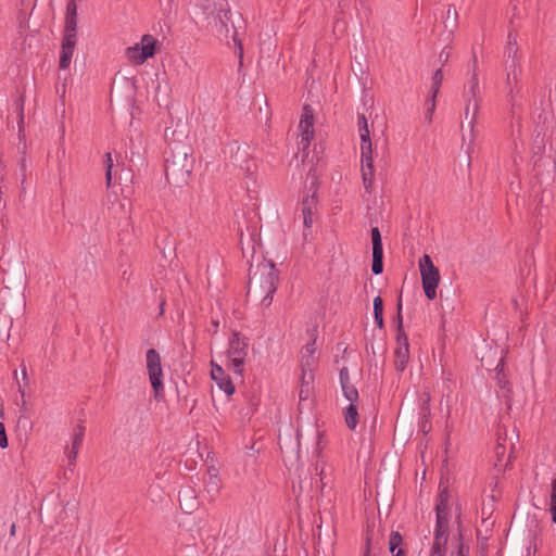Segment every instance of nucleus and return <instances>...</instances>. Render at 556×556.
<instances>
[{
	"instance_id": "nucleus-36",
	"label": "nucleus",
	"mask_w": 556,
	"mask_h": 556,
	"mask_svg": "<svg viewBox=\"0 0 556 556\" xmlns=\"http://www.w3.org/2000/svg\"><path fill=\"white\" fill-rule=\"evenodd\" d=\"M229 14H230L229 10H219L218 15H217V17H218V20L220 22L222 27L225 28L226 34L229 30L228 26H227V23H226L229 20Z\"/></svg>"
},
{
	"instance_id": "nucleus-13",
	"label": "nucleus",
	"mask_w": 556,
	"mask_h": 556,
	"mask_svg": "<svg viewBox=\"0 0 556 556\" xmlns=\"http://www.w3.org/2000/svg\"><path fill=\"white\" fill-rule=\"evenodd\" d=\"M211 377L216 382L218 388L223 390L227 395L235 393V386L230 377L225 372L222 366L212 362Z\"/></svg>"
},
{
	"instance_id": "nucleus-5",
	"label": "nucleus",
	"mask_w": 556,
	"mask_h": 556,
	"mask_svg": "<svg viewBox=\"0 0 556 556\" xmlns=\"http://www.w3.org/2000/svg\"><path fill=\"white\" fill-rule=\"evenodd\" d=\"M518 51L519 48L517 46L516 37L511 34H508V42L505 49L506 63H507V84L510 87L508 90V96L511 101H515L516 96L520 92V90H514L513 86H517L518 77L521 74V67L518 62Z\"/></svg>"
},
{
	"instance_id": "nucleus-27",
	"label": "nucleus",
	"mask_w": 556,
	"mask_h": 556,
	"mask_svg": "<svg viewBox=\"0 0 556 556\" xmlns=\"http://www.w3.org/2000/svg\"><path fill=\"white\" fill-rule=\"evenodd\" d=\"M446 543L447 540H443L441 536L434 538L430 556H445Z\"/></svg>"
},
{
	"instance_id": "nucleus-38",
	"label": "nucleus",
	"mask_w": 556,
	"mask_h": 556,
	"mask_svg": "<svg viewBox=\"0 0 556 556\" xmlns=\"http://www.w3.org/2000/svg\"><path fill=\"white\" fill-rule=\"evenodd\" d=\"M77 0H68L65 16L77 17Z\"/></svg>"
},
{
	"instance_id": "nucleus-8",
	"label": "nucleus",
	"mask_w": 556,
	"mask_h": 556,
	"mask_svg": "<svg viewBox=\"0 0 556 556\" xmlns=\"http://www.w3.org/2000/svg\"><path fill=\"white\" fill-rule=\"evenodd\" d=\"M156 40L151 35H143L141 46L135 45L126 49L127 58L135 64H142L155 54Z\"/></svg>"
},
{
	"instance_id": "nucleus-30",
	"label": "nucleus",
	"mask_w": 556,
	"mask_h": 556,
	"mask_svg": "<svg viewBox=\"0 0 556 556\" xmlns=\"http://www.w3.org/2000/svg\"><path fill=\"white\" fill-rule=\"evenodd\" d=\"M104 167H105V182L106 187H111L112 185V168H113V160L112 154L110 152L104 155Z\"/></svg>"
},
{
	"instance_id": "nucleus-28",
	"label": "nucleus",
	"mask_w": 556,
	"mask_h": 556,
	"mask_svg": "<svg viewBox=\"0 0 556 556\" xmlns=\"http://www.w3.org/2000/svg\"><path fill=\"white\" fill-rule=\"evenodd\" d=\"M84 435H85V427L83 425H77L74 429L73 439H72V447H74V450L80 448V446L83 444Z\"/></svg>"
},
{
	"instance_id": "nucleus-12",
	"label": "nucleus",
	"mask_w": 556,
	"mask_h": 556,
	"mask_svg": "<svg viewBox=\"0 0 556 556\" xmlns=\"http://www.w3.org/2000/svg\"><path fill=\"white\" fill-rule=\"evenodd\" d=\"M396 349L394 351V367L397 371L405 370L409 362V343L407 334L396 336Z\"/></svg>"
},
{
	"instance_id": "nucleus-48",
	"label": "nucleus",
	"mask_w": 556,
	"mask_h": 556,
	"mask_svg": "<svg viewBox=\"0 0 556 556\" xmlns=\"http://www.w3.org/2000/svg\"><path fill=\"white\" fill-rule=\"evenodd\" d=\"M22 376L23 380H27V369L25 366H22Z\"/></svg>"
},
{
	"instance_id": "nucleus-24",
	"label": "nucleus",
	"mask_w": 556,
	"mask_h": 556,
	"mask_svg": "<svg viewBox=\"0 0 556 556\" xmlns=\"http://www.w3.org/2000/svg\"><path fill=\"white\" fill-rule=\"evenodd\" d=\"M316 352V339L308 342L302 352V366L311 367L314 363V354Z\"/></svg>"
},
{
	"instance_id": "nucleus-19",
	"label": "nucleus",
	"mask_w": 556,
	"mask_h": 556,
	"mask_svg": "<svg viewBox=\"0 0 556 556\" xmlns=\"http://www.w3.org/2000/svg\"><path fill=\"white\" fill-rule=\"evenodd\" d=\"M362 179L364 188L370 192L374 186V165L372 161L362 160Z\"/></svg>"
},
{
	"instance_id": "nucleus-49",
	"label": "nucleus",
	"mask_w": 556,
	"mask_h": 556,
	"mask_svg": "<svg viewBox=\"0 0 556 556\" xmlns=\"http://www.w3.org/2000/svg\"><path fill=\"white\" fill-rule=\"evenodd\" d=\"M18 392L21 393L22 402H23V406H24V405H25V400H24V397H25V391L20 387Z\"/></svg>"
},
{
	"instance_id": "nucleus-35",
	"label": "nucleus",
	"mask_w": 556,
	"mask_h": 556,
	"mask_svg": "<svg viewBox=\"0 0 556 556\" xmlns=\"http://www.w3.org/2000/svg\"><path fill=\"white\" fill-rule=\"evenodd\" d=\"M357 126H358V132L369 131L368 122H367L365 114H363V113L357 114Z\"/></svg>"
},
{
	"instance_id": "nucleus-52",
	"label": "nucleus",
	"mask_w": 556,
	"mask_h": 556,
	"mask_svg": "<svg viewBox=\"0 0 556 556\" xmlns=\"http://www.w3.org/2000/svg\"><path fill=\"white\" fill-rule=\"evenodd\" d=\"M440 58H441V59H442V58H444V61H447V59H448V52L444 54V52L442 51V52L440 53Z\"/></svg>"
},
{
	"instance_id": "nucleus-29",
	"label": "nucleus",
	"mask_w": 556,
	"mask_h": 556,
	"mask_svg": "<svg viewBox=\"0 0 556 556\" xmlns=\"http://www.w3.org/2000/svg\"><path fill=\"white\" fill-rule=\"evenodd\" d=\"M344 397L350 403H356L358 401V391L353 383L341 387Z\"/></svg>"
},
{
	"instance_id": "nucleus-47",
	"label": "nucleus",
	"mask_w": 556,
	"mask_h": 556,
	"mask_svg": "<svg viewBox=\"0 0 556 556\" xmlns=\"http://www.w3.org/2000/svg\"><path fill=\"white\" fill-rule=\"evenodd\" d=\"M497 380H498L497 382H498L500 388H502V389L505 388V384L507 383V381L504 379V377H498Z\"/></svg>"
},
{
	"instance_id": "nucleus-23",
	"label": "nucleus",
	"mask_w": 556,
	"mask_h": 556,
	"mask_svg": "<svg viewBox=\"0 0 556 556\" xmlns=\"http://www.w3.org/2000/svg\"><path fill=\"white\" fill-rule=\"evenodd\" d=\"M358 412L355 403H350V405L344 410V420L346 424V427L350 430H355L357 424H358Z\"/></svg>"
},
{
	"instance_id": "nucleus-18",
	"label": "nucleus",
	"mask_w": 556,
	"mask_h": 556,
	"mask_svg": "<svg viewBox=\"0 0 556 556\" xmlns=\"http://www.w3.org/2000/svg\"><path fill=\"white\" fill-rule=\"evenodd\" d=\"M316 205L314 197H305L302 201L303 224L306 228L313 225V211Z\"/></svg>"
},
{
	"instance_id": "nucleus-54",
	"label": "nucleus",
	"mask_w": 556,
	"mask_h": 556,
	"mask_svg": "<svg viewBox=\"0 0 556 556\" xmlns=\"http://www.w3.org/2000/svg\"><path fill=\"white\" fill-rule=\"evenodd\" d=\"M365 556H370V554H369V540H367V548H366Z\"/></svg>"
},
{
	"instance_id": "nucleus-45",
	"label": "nucleus",
	"mask_w": 556,
	"mask_h": 556,
	"mask_svg": "<svg viewBox=\"0 0 556 556\" xmlns=\"http://www.w3.org/2000/svg\"><path fill=\"white\" fill-rule=\"evenodd\" d=\"M468 552V548H466L463 543H459L457 556H467Z\"/></svg>"
},
{
	"instance_id": "nucleus-21",
	"label": "nucleus",
	"mask_w": 556,
	"mask_h": 556,
	"mask_svg": "<svg viewBox=\"0 0 556 556\" xmlns=\"http://www.w3.org/2000/svg\"><path fill=\"white\" fill-rule=\"evenodd\" d=\"M403 538L397 531H392L389 539V549L392 556H406L404 549L400 548Z\"/></svg>"
},
{
	"instance_id": "nucleus-17",
	"label": "nucleus",
	"mask_w": 556,
	"mask_h": 556,
	"mask_svg": "<svg viewBox=\"0 0 556 556\" xmlns=\"http://www.w3.org/2000/svg\"><path fill=\"white\" fill-rule=\"evenodd\" d=\"M442 80H443V73H442V70L439 68L434 72V74L432 76V84H431V88H430L431 99H430V106L428 109L429 121H431V115L435 109V98L439 93L440 87L442 85Z\"/></svg>"
},
{
	"instance_id": "nucleus-39",
	"label": "nucleus",
	"mask_w": 556,
	"mask_h": 556,
	"mask_svg": "<svg viewBox=\"0 0 556 556\" xmlns=\"http://www.w3.org/2000/svg\"><path fill=\"white\" fill-rule=\"evenodd\" d=\"M339 379H340V384L341 387L345 386V384H350L352 383L351 382V379H350V372H349V369L348 367H342L340 369V372H339Z\"/></svg>"
},
{
	"instance_id": "nucleus-11",
	"label": "nucleus",
	"mask_w": 556,
	"mask_h": 556,
	"mask_svg": "<svg viewBox=\"0 0 556 556\" xmlns=\"http://www.w3.org/2000/svg\"><path fill=\"white\" fill-rule=\"evenodd\" d=\"M372 241V265L371 270L375 275H380L383 271V247L381 233L378 227L371 228Z\"/></svg>"
},
{
	"instance_id": "nucleus-42",
	"label": "nucleus",
	"mask_w": 556,
	"mask_h": 556,
	"mask_svg": "<svg viewBox=\"0 0 556 556\" xmlns=\"http://www.w3.org/2000/svg\"><path fill=\"white\" fill-rule=\"evenodd\" d=\"M78 451L79 450H74V447H72V446H71L70 450H67L66 456H67V459L70 462V465H74L75 464V460H76L77 455H78Z\"/></svg>"
},
{
	"instance_id": "nucleus-3",
	"label": "nucleus",
	"mask_w": 556,
	"mask_h": 556,
	"mask_svg": "<svg viewBox=\"0 0 556 556\" xmlns=\"http://www.w3.org/2000/svg\"><path fill=\"white\" fill-rule=\"evenodd\" d=\"M464 98L466 101L465 118H469V125L472 128L477 119L481 102L478 79V60L476 54L472 55L471 76L470 79L468 80L467 89L464 92Z\"/></svg>"
},
{
	"instance_id": "nucleus-50",
	"label": "nucleus",
	"mask_w": 556,
	"mask_h": 556,
	"mask_svg": "<svg viewBox=\"0 0 556 556\" xmlns=\"http://www.w3.org/2000/svg\"><path fill=\"white\" fill-rule=\"evenodd\" d=\"M233 40L236 43H238L239 48H240V56L242 55V48H241V41L240 40H237L236 36L233 37Z\"/></svg>"
},
{
	"instance_id": "nucleus-2",
	"label": "nucleus",
	"mask_w": 556,
	"mask_h": 556,
	"mask_svg": "<svg viewBox=\"0 0 556 556\" xmlns=\"http://www.w3.org/2000/svg\"><path fill=\"white\" fill-rule=\"evenodd\" d=\"M279 282V271L273 261H264L257 265L256 270L250 275L248 282V298L260 300L265 308L273 303L274 293Z\"/></svg>"
},
{
	"instance_id": "nucleus-53",
	"label": "nucleus",
	"mask_w": 556,
	"mask_h": 556,
	"mask_svg": "<svg viewBox=\"0 0 556 556\" xmlns=\"http://www.w3.org/2000/svg\"><path fill=\"white\" fill-rule=\"evenodd\" d=\"M440 58H441V59H442V58H444V61H447V59H448V52L444 54V52L442 51V52L440 53Z\"/></svg>"
},
{
	"instance_id": "nucleus-44",
	"label": "nucleus",
	"mask_w": 556,
	"mask_h": 556,
	"mask_svg": "<svg viewBox=\"0 0 556 556\" xmlns=\"http://www.w3.org/2000/svg\"><path fill=\"white\" fill-rule=\"evenodd\" d=\"M549 511L552 514V520L554 523H556V502H551L549 503Z\"/></svg>"
},
{
	"instance_id": "nucleus-1",
	"label": "nucleus",
	"mask_w": 556,
	"mask_h": 556,
	"mask_svg": "<svg viewBox=\"0 0 556 556\" xmlns=\"http://www.w3.org/2000/svg\"><path fill=\"white\" fill-rule=\"evenodd\" d=\"M194 160L190 144L174 141L165 151V176L175 187H182L188 182L193 168Z\"/></svg>"
},
{
	"instance_id": "nucleus-32",
	"label": "nucleus",
	"mask_w": 556,
	"mask_h": 556,
	"mask_svg": "<svg viewBox=\"0 0 556 556\" xmlns=\"http://www.w3.org/2000/svg\"><path fill=\"white\" fill-rule=\"evenodd\" d=\"M539 125H542L543 128L548 127L553 122V114L548 111H543L539 114Z\"/></svg>"
},
{
	"instance_id": "nucleus-9",
	"label": "nucleus",
	"mask_w": 556,
	"mask_h": 556,
	"mask_svg": "<svg viewBox=\"0 0 556 556\" xmlns=\"http://www.w3.org/2000/svg\"><path fill=\"white\" fill-rule=\"evenodd\" d=\"M437 522L434 530V538L441 536L447 540V525H448V494L446 490L440 492L435 505Z\"/></svg>"
},
{
	"instance_id": "nucleus-55",
	"label": "nucleus",
	"mask_w": 556,
	"mask_h": 556,
	"mask_svg": "<svg viewBox=\"0 0 556 556\" xmlns=\"http://www.w3.org/2000/svg\"><path fill=\"white\" fill-rule=\"evenodd\" d=\"M164 303H161V313L163 312Z\"/></svg>"
},
{
	"instance_id": "nucleus-37",
	"label": "nucleus",
	"mask_w": 556,
	"mask_h": 556,
	"mask_svg": "<svg viewBox=\"0 0 556 556\" xmlns=\"http://www.w3.org/2000/svg\"><path fill=\"white\" fill-rule=\"evenodd\" d=\"M316 470L318 471L317 475L319 476V480H320V490L323 491L324 488L327 485V481H326L327 475H326L325 464H323L320 468H319V465L317 464Z\"/></svg>"
},
{
	"instance_id": "nucleus-15",
	"label": "nucleus",
	"mask_w": 556,
	"mask_h": 556,
	"mask_svg": "<svg viewBox=\"0 0 556 556\" xmlns=\"http://www.w3.org/2000/svg\"><path fill=\"white\" fill-rule=\"evenodd\" d=\"M220 490V478L217 470L211 467L204 478V491L208 495L210 501H215Z\"/></svg>"
},
{
	"instance_id": "nucleus-6",
	"label": "nucleus",
	"mask_w": 556,
	"mask_h": 556,
	"mask_svg": "<svg viewBox=\"0 0 556 556\" xmlns=\"http://www.w3.org/2000/svg\"><path fill=\"white\" fill-rule=\"evenodd\" d=\"M146 362L154 397L160 400L164 395L163 369L160 353L155 349L148 350L146 354Z\"/></svg>"
},
{
	"instance_id": "nucleus-7",
	"label": "nucleus",
	"mask_w": 556,
	"mask_h": 556,
	"mask_svg": "<svg viewBox=\"0 0 556 556\" xmlns=\"http://www.w3.org/2000/svg\"><path fill=\"white\" fill-rule=\"evenodd\" d=\"M419 270L421 275L425 295L429 300L435 299L437 288L440 281V273L438 267L434 266L431 257L428 254H425L420 258Z\"/></svg>"
},
{
	"instance_id": "nucleus-25",
	"label": "nucleus",
	"mask_w": 556,
	"mask_h": 556,
	"mask_svg": "<svg viewBox=\"0 0 556 556\" xmlns=\"http://www.w3.org/2000/svg\"><path fill=\"white\" fill-rule=\"evenodd\" d=\"M374 317L377 327L382 329L384 327L383 301L379 295L374 299Z\"/></svg>"
},
{
	"instance_id": "nucleus-10",
	"label": "nucleus",
	"mask_w": 556,
	"mask_h": 556,
	"mask_svg": "<svg viewBox=\"0 0 556 556\" xmlns=\"http://www.w3.org/2000/svg\"><path fill=\"white\" fill-rule=\"evenodd\" d=\"M299 128L301 129V135L298 144L299 148L304 151L309 147L311 141L314 138V112L308 105L303 108Z\"/></svg>"
},
{
	"instance_id": "nucleus-26",
	"label": "nucleus",
	"mask_w": 556,
	"mask_h": 556,
	"mask_svg": "<svg viewBox=\"0 0 556 556\" xmlns=\"http://www.w3.org/2000/svg\"><path fill=\"white\" fill-rule=\"evenodd\" d=\"M444 26L451 33H453L458 26V13L455 8L448 7L444 20Z\"/></svg>"
},
{
	"instance_id": "nucleus-51",
	"label": "nucleus",
	"mask_w": 556,
	"mask_h": 556,
	"mask_svg": "<svg viewBox=\"0 0 556 556\" xmlns=\"http://www.w3.org/2000/svg\"><path fill=\"white\" fill-rule=\"evenodd\" d=\"M15 530H16V526H15V523H12L11 529H10V534L14 535L15 534Z\"/></svg>"
},
{
	"instance_id": "nucleus-31",
	"label": "nucleus",
	"mask_w": 556,
	"mask_h": 556,
	"mask_svg": "<svg viewBox=\"0 0 556 556\" xmlns=\"http://www.w3.org/2000/svg\"><path fill=\"white\" fill-rule=\"evenodd\" d=\"M396 336L406 334L403 328V316H402V299L399 298L396 304Z\"/></svg>"
},
{
	"instance_id": "nucleus-20",
	"label": "nucleus",
	"mask_w": 556,
	"mask_h": 556,
	"mask_svg": "<svg viewBox=\"0 0 556 556\" xmlns=\"http://www.w3.org/2000/svg\"><path fill=\"white\" fill-rule=\"evenodd\" d=\"M361 137V161H372V143L370 140V132H359Z\"/></svg>"
},
{
	"instance_id": "nucleus-46",
	"label": "nucleus",
	"mask_w": 556,
	"mask_h": 556,
	"mask_svg": "<svg viewBox=\"0 0 556 556\" xmlns=\"http://www.w3.org/2000/svg\"><path fill=\"white\" fill-rule=\"evenodd\" d=\"M504 452H505V447H504L503 445L498 444V445L495 447V453H496V455H497V456H500V455L504 454Z\"/></svg>"
},
{
	"instance_id": "nucleus-41",
	"label": "nucleus",
	"mask_w": 556,
	"mask_h": 556,
	"mask_svg": "<svg viewBox=\"0 0 556 556\" xmlns=\"http://www.w3.org/2000/svg\"><path fill=\"white\" fill-rule=\"evenodd\" d=\"M9 445L8 437L5 432V427L2 422H0V447L7 448Z\"/></svg>"
},
{
	"instance_id": "nucleus-33",
	"label": "nucleus",
	"mask_w": 556,
	"mask_h": 556,
	"mask_svg": "<svg viewBox=\"0 0 556 556\" xmlns=\"http://www.w3.org/2000/svg\"><path fill=\"white\" fill-rule=\"evenodd\" d=\"M313 380L314 375L311 367L302 366L301 383H308V386H312Z\"/></svg>"
},
{
	"instance_id": "nucleus-22",
	"label": "nucleus",
	"mask_w": 556,
	"mask_h": 556,
	"mask_svg": "<svg viewBox=\"0 0 556 556\" xmlns=\"http://www.w3.org/2000/svg\"><path fill=\"white\" fill-rule=\"evenodd\" d=\"M62 39L77 41V17L65 16Z\"/></svg>"
},
{
	"instance_id": "nucleus-4",
	"label": "nucleus",
	"mask_w": 556,
	"mask_h": 556,
	"mask_svg": "<svg viewBox=\"0 0 556 556\" xmlns=\"http://www.w3.org/2000/svg\"><path fill=\"white\" fill-rule=\"evenodd\" d=\"M249 351V340L248 338L241 336L240 332L233 331L232 336L229 339L227 356L229 359V368L232 371L242 377L243 375V366L245 363V358L248 356Z\"/></svg>"
},
{
	"instance_id": "nucleus-34",
	"label": "nucleus",
	"mask_w": 556,
	"mask_h": 556,
	"mask_svg": "<svg viewBox=\"0 0 556 556\" xmlns=\"http://www.w3.org/2000/svg\"><path fill=\"white\" fill-rule=\"evenodd\" d=\"M313 387L308 386V383H301L300 391H299V397L300 401H305L311 396Z\"/></svg>"
},
{
	"instance_id": "nucleus-16",
	"label": "nucleus",
	"mask_w": 556,
	"mask_h": 556,
	"mask_svg": "<svg viewBox=\"0 0 556 556\" xmlns=\"http://www.w3.org/2000/svg\"><path fill=\"white\" fill-rule=\"evenodd\" d=\"M77 41L62 39L59 66L61 70L68 68Z\"/></svg>"
},
{
	"instance_id": "nucleus-40",
	"label": "nucleus",
	"mask_w": 556,
	"mask_h": 556,
	"mask_svg": "<svg viewBox=\"0 0 556 556\" xmlns=\"http://www.w3.org/2000/svg\"><path fill=\"white\" fill-rule=\"evenodd\" d=\"M17 110H18V128H20V132L22 131L23 129V124H24V99L23 97H21L18 99V103H17Z\"/></svg>"
},
{
	"instance_id": "nucleus-43",
	"label": "nucleus",
	"mask_w": 556,
	"mask_h": 556,
	"mask_svg": "<svg viewBox=\"0 0 556 556\" xmlns=\"http://www.w3.org/2000/svg\"><path fill=\"white\" fill-rule=\"evenodd\" d=\"M551 488V502L556 503V478L552 480Z\"/></svg>"
},
{
	"instance_id": "nucleus-14",
	"label": "nucleus",
	"mask_w": 556,
	"mask_h": 556,
	"mask_svg": "<svg viewBox=\"0 0 556 556\" xmlns=\"http://www.w3.org/2000/svg\"><path fill=\"white\" fill-rule=\"evenodd\" d=\"M178 500L180 507L188 514L194 511L199 506L197 492L190 485L179 490Z\"/></svg>"
}]
</instances>
